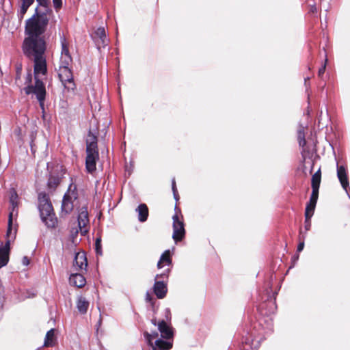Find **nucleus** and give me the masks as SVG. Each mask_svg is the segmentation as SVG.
Returning <instances> with one entry per match:
<instances>
[{
	"label": "nucleus",
	"mask_w": 350,
	"mask_h": 350,
	"mask_svg": "<svg viewBox=\"0 0 350 350\" xmlns=\"http://www.w3.org/2000/svg\"><path fill=\"white\" fill-rule=\"evenodd\" d=\"M51 3L45 5L37 6L33 14L25 21V33L26 36L43 37L49 25L53 10L50 7Z\"/></svg>",
	"instance_id": "f257e3e1"
},
{
	"label": "nucleus",
	"mask_w": 350,
	"mask_h": 350,
	"mask_svg": "<svg viewBox=\"0 0 350 350\" xmlns=\"http://www.w3.org/2000/svg\"><path fill=\"white\" fill-rule=\"evenodd\" d=\"M158 329L161 338H159V334L154 332L151 334L145 332L144 333L146 340L152 350H170L173 346L174 332L172 328L168 325L164 320L158 323Z\"/></svg>",
	"instance_id": "f03ea898"
},
{
	"label": "nucleus",
	"mask_w": 350,
	"mask_h": 350,
	"mask_svg": "<svg viewBox=\"0 0 350 350\" xmlns=\"http://www.w3.org/2000/svg\"><path fill=\"white\" fill-rule=\"evenodd\" d=\"M24 55L29 59L44 55L46 43L44 37L27 36L21 46Z\"/></svg>",
	"instance_id": "7ed1b4c3"
},
{
	"label": "nucleus",
	"mask_w": 350,
	"mask_h": 350,
	"mask_svg": "<svg viewBox=\"0 0 350 350\" xmlns=\"http://www.w3.org/2000/svg\"><path fill=\"white\" fill-rule=\"evenodd\" d=\"M38 208L42 221L48 228H55L57 219L53 213V208L46 193H40L38 196Z\"/></svg>",
	"instance_id": "20e7f679"
},
{
	"label": "nucleus",
	"mask_w": 350,
	"mask_h": 350,
	"mask_svg": "<svg viewBox=\"0 0 350 350\" xmlns=\"http://www.w3.org/2000/svg\"><path fill=\"white\" fill-rule=\"evenodd\" d=\"M9 202L10 204V213L8 217V236L10 237V239L14 237L13 231L14 229L16 230L15 226H13V220L18 215V204H19V198L18 196L14 189H11L9 191Z\"/></svg>",
	"instance_id": "39448f33"
},
{
	"label": "nucleus",
	"mask_w": 350,
	"mask_h": 350,
	"mask_svg": "<svg viewBox=\"0 0 350 350\" xmlns=\"http://www.w3.org/2000/svg\"><path fill=\"white\" fill-rule=\"evenodd\" d=\"M24 91L27 95H35L41 109H44L46 92L45 85L41 79L36 78L34 85H28L24 88Z\"/></svg>",
	"instance_id": "423d86ee"
},
{
	"label": "nucleus",
	"mask_w": 350,
	"mask_h": 350,
	"mask_svg": "<svg viewBox=\"0 0 350 350\" xmlns=\"http://www.w3.org/2000/svg\"><path fill=\"white\" fill-rule=\"evenodd\" d=\"M70 64L60 63L58 70V76L62 84L66 89L74 90L76 88L75 83L73 80V75L70 68L68 67Z\"/></svg>",
	"instance_id": "0eeeda50"
},
{
	"label": "nucleus",
	"mask_w": 350,
	"mask_h": 350,
	"mask_svg": "<svg viewBox=\"0 0 350 350\" xmlns=\"http://www.w3.org/2000/svg\"><path fill=\"white\" fill-rule=\"evenodd\" d=\"M176 210V213L173 215V234L172 238L175 242L181 241L185 234V230L184 227V223L182 219V216L179 215Z\"/></svg>",
	"instance_id": "6e6552de"
},
{
	"label": "nucleus",
	"mask_w": 350,
	"mask_h": 350,
	"mask_svg": "<svg viewBox=\"0 0 350 350\" xmlns=\"http://www.w3.org/2000/svg\"><path fill=\"white\" fill-rule=\"evenodd\" d=\"M16 229L13 231L14 237L10 239L8 231L6 232V241L5 243H1L0 245V268L5 266L9 261V255L10 250V243L14 241L16 234Z\"/></svg>",
	"instance_id": "1a4fd4ad"
},
{
	"label": "nucleus",
	"mask_w": 350,
	"mask_h": 350,
	"mask_svg": "<svg viewBox=\"0 0 350 350\" xmlns=\"http://www.w3.org/2000/svg\"><path fill=\"white\" fill-rule=\"evenodd\" d=\"M35 0H19L18 8L17 10V16L20 21H21L25 14L27 13L29 7L33 5ZM37 3L40 5H45L48 3H51L50 0H36Z\"/></svg>",
	"instance_id": "9d476101"
},
{
	"label": "nucleus",
	"mask_w": 350,
	"mask_h": 350,
	"mask_svg": "<svg viewBox=\"0 0 350 350\" xmlns=\"http://www.w3.org/2000/svg\"><path fill=\"white\" fill-rule=\"evenodd\" d=\"M30 60H33L34 65H33V74H34V79H36V78H38V75L40 74L45 75L47 72V66H46V57L44 55L34 57L32 59H30Z\"/></svg>",
	"instance_id": "9b49d317"
},
{
	"label": "nucleus",
	"mask_w": 350,
	"mask_h": 350,
	"mask_svg": "<svg viewBox=\"0 0 350 350\" xmlns=\"http://www.w3.org/2000/svg\"><path fill=\"white\" fill-rule=\"evenodd\" d=\"M85 168L89 173H93L96 169V162L99 159L98 150H86Z\"/></svg>",
	"instance_id": "f8f14e48"
},
{
	"label": "nucleus",
	"mask_w": 350,
	"mask_h": 350,
	"mask_svg": "<svg viewBox=\"0 0 350 350\" xmlns=\"http://www.w3.org/2000/svg\"><path fill=\"white\" fill-rule=\"evenodd\" d=\"M76 200V193L70 191H68L67 193H66L63 198L62 204V213H64L65 214L70 213L75 206L74 204V201H75Z\"/></svg>",
	"instance_id": "ddd939ff"
},
{
	"label": "nucleus",
	"mask_w": 350,
	"mask_h": 350,
	"mask_svg": "<svg viewBox=\"0 0 350 350\" xmlns=\"http://www.w3.org/2000/svg\"><path fill=\"white\" fill-rule=\"evenodd\" d=\"M337 177L339 180V182L342 187L349 195V190H350L349 182L347 175V171L344 165H339L338 164H337Z\"/></svg>",
	"instance_id": "4468645a"
},
{
	"label": "nucleus",
	"mask_w": 350,
	"mask_h": 350,
	"mask_svg": "<svg viewBox=\"0 0 350 350\" xmlns=\"http://www.w3.org/2000/svg\"><path fill=\"white\" fill-rule=\"evenodd\" d=\"M88 224L89 218L88 210L85 206H83L79 211L78 215V226L82 234H84L88 231L86 227Z\"/></svg>",
	"instance_id": "2eb2a0df"
},
{
	"label": "nucleus",
	"mask_w": 350,
	"mask_h": 350,
	"mask_svg": "<svg viewBox=\"0 0 350 350\" xmlns=\"http://www.w3.org/2000/svg\"><path fill=\"white\" fill-rule=\"evenodd\" d=\"M319 196V191H312L310 201L308 203L306 211H305V217H306V221L311 218V217L313 215L314 208L317 202Z\"/></svg>",
	"instance_id": "dca6fc26"
},
{
	"label": "nucleus",
	"mask_w": 350,
	"mask_h": 350,
	"mask_svg": "<svg viewBox=\"0 0 350 350\" xmlns=\"http://www.w3.org/2000/svg\"><path fill=\"white\" fill-rule=\"evenodd\" d=\"M73 266L77 271L86 269L88 266V261L85 254L83 252H79L76 253Z\"/></svg>",
	"instance_id": "f3484780"
},
{
	"label": "nucleus",
	"mask_w": 350,
	"mask_h": 350,
	"mask_svg": "<svg viewBox=\"0 0 350 350\" xmlns=\"http://www.w3.org/2000/svg\"><path fill=\"white\" fill-rule=\"evenodd\" d=\"M62 56L60 59V63L65 64H70L72 61V57L70 54L68 43L66 42V38L62 39Z\"/></svg>",
	"instance_id": "a211bd4d"
},
{
	"label": "nucleus",
	"mask_w": 350,
	"mask_h": 350,
	"mask_svg": "<svg viewBox=\"0 0 350 350\" xmlns=\"http://www.w3.org/2000/svg\"><path fill=\"white\" fill-rule=\"evenodd\" d=\"M94 38L96 39V42L99 48L107 44L108 40L106 38L105 31L103 27H99L96 30Z\"/></svg>",
	"instance_id": "6ab92c4d"
},
{
	"label": "nucleus",
	"mask_w": 350,
	"mask_h": 350,
	"mask_svg": "<svg viewBox=\"0 0 350 350\" xmlns=\"http://www.w3.org/2000/svg\"><path fill=\"white\" fill-rule=\"evenodd\" d=\"M69 282L72 286L81 288L85 286L86 280L82 274L77 273L70 275Z\"/></svg>",
	"instance_id": "aec40b11"
},
{
	"label": "nucleus",
	"mask_w": 350,
	"mask_h": 350,
	"mask_svg": "<svg viewBox=\"0 0 350 350\" xmlns=\"http://www.w3.org/2000/svg\"><path fill=\"white\" fill-rule=\"evenodd\" d=\"M154 292L159 299L163 298L167 293V286L163 282L156 281L154 284Z\"/></svg>",
	"instance_id": "412c9836"
},
{
	"label": "nucleus",
	"mask_w": 350,
	"mask_h": 350,
	"mask_svg": "<svg viewBox=\"0 0 350 350\" xmlns=\"http://www.w3.org/2000/svg\"><path fill=\"white\" fill-rule=\"evenodd\" d=\"M98 150L97 146V137L90 131L86 139V150Z\"/></svg>",
	"instance_id": "4be33fe9"
},
{
	"label": "nucleus",
	"mask_w": 350,
	"mask_h": 350,
	"mask_svg": "<svg viewBox=\"0 0 350 350\" xmlns=\"http://www.w3.org/2000/svg\"><path fill=\"white\" fill-rule=\"evenodd\" d=\"M55 329H51L49 331L46 332L45 338H44V347H53L56 344L57 338L55 334Z\"/></svg>",
	"instance_id": "5701e85b"
},
{
	"label": "nucleus",
	"mask_w": 350,
	"mask_h": 350,
	"mask_svg": "<svg viewBox=\"0 0 350 350\" xmlns=\"http://www.w3.org/2000/svg\"><path fill=\"white\" fill-rule=\"evenodd\" d=\"M172 263L171 254L169 250H165L160 257L157 263V267L161 269L164 265H170Z\"/></svg>",
	"instance_id": "b1692460"
},
{
	"label": "nucleus",
	"mask_w": 350,
	"mask_h": 350,
	"mask_svg": "<svg viewBox=\"0 0 350 350\" xmlns=\"http://www.w3.org/2000/svg\"><path fill=\"white\" fill-rule=\"evenodd\" d=\"M136 211L138 213V219L141 222H144L147 220L148 216V209L145 204H141L139 205Z\"/></svg>",
	"instance_id": "393cba45"
},
{
	"label": "nucleus",
	"mask_w": 350,
	"mask_h": 350,
	"mask_svg": "<svg viewBox=\"0 0 350 350\" xmlns=\"http://www.w3.org/2000/svg\"><path fill=\"white\" fill-rule=\"evenodd\" d=\"M77 307L81 313L85 314L87 312L89 307V302L85 299V298L79 297L77 303Z\"/></svg>",
	"instance_id": "a878e982"
},
{
	"label": "nucleus",
	"mask_w": 350,
	"mask_h": 350,
	"mask_svg": "<svg viewBox=\"0 0 350 350\" xmlns=\"http://www.w3.org/2000/svg\"><path fill=\"white\" fill-rule=\"evenodd\" d=\"M321 183V171L319 170L312 177V191H319Z\"/></svg>",
	"instance_id": "bb28decb"
},
{
	"label": "nucleus",
	"mask_w": 350,
	"mask_h": 350,
	"mask_svg": "<svg viewBox=\"0 0 350 350\" xmlns=\"http://www.w3.org/2000/svg\"><path fill=\"white\" fill-rule=\"evenodd\" d=\"M297 139L299 146L304 148L306 144V141L305 139L304 127L302 126H300L297 131Z\"/></svg>",
	"instance_id": "cd10ccee"
},
{
	"label": "nucleus",
	"mask_w": 350,
	"mask_h": 350,
	"mask_svg": "<svg viewBox=\"0 0 350 350\" xmlns=\"http://www.w3.org/2000/svg\"><path fill=\"white\" fill-rule=\"evenodd\" d=\"M95 247H96V252L98 255L102 254L101 251V239L100 238H97L95 243Z\"/></svg>",
	"instance_id": "c85d7f7f"
},
{
	"label": "nucleus",
	"mask_w": 350,
	"mask_h": 350,
	"mask_svg": "<svg viewBox=\"0 0 350 350\" xmlns=\"http://www.w3.org/2000/svg\"><path fill=\"white\" fill-rule=\"evenodd\" d=\"M53 6L56 11L60 10L62 7V0H53Z\"/></svg>",
	"instance_id": "c756f323"
},
{
	"label": "nucleus",
	"mask_w": 350,
	"mask_h": 350,
	"mask_svg": "<svg viewBox=\"0 0 350 350\" xmlns=\"http://www.w3.org/2000/svg\"><path fill=\"white\" fill-rule=\"evenodd\" d=\"M21 73H22V67H21V66H17L16 67V77H15L16 83H17L18 81L20 80L21 76Z\"/></svg>",
	"instance_id": "7c9ffc66"
},
{
	"label": "nucleus",
	"mask_w": 350,
	"mask_h": 350,
	"mask_svg": "<svg viewBox=\"0 0 350 350\" xmlns=\"http://www.w3.org/2000/svg\"><path fill=\"white\" fill-rule=\"evenodd\" d=\"M327 59H326L325 61V63L319 69V71H318V76L319 77H322L323 75H324L325 73V68H326V62H327Z\"/></svg>",
	"instance_id": "2f4dec72"
},
{
	"label": "nucleus",
	"mask_w": 350,
	"mask_h": 350,
	"mask_svg": "<svg viewBox=\"0 0 350 350\" xmlns=\"http://www.w3.org/2000/svg\"><path fill=\"white\" fill-rule=\"evenodd\" d=\"M22 264L24 266H27L29 264V259L27 256H24L22 259Z\"/></svg>",
	"instance_id": "473e14b6"
},
{
	"label": "nucleus",
	"mask_w": 350,
	"mask_h": 350,
	"mask_svg": "<svg viewBox=\"0 0 350 350\" xmlns=\"http://www.w3.org/2000/svg\"><path fill=\"white\" fill-rule=\"evenodd\" d=\"M172 191H173L174 196H176V193H177V189L176 187V182H175L174 179L172 180Z\"/></svg>",
	"instance_id": "72a5a7b5"
},
{
	"label": "nucleus",
	"mask_w": 350,
	"mask_h": 350,
	"mask_svg": "<svg viewBox=\"0 0 350 350\" xmlns=\"http://www.w3.org/2000/svg\"><path fill=\"white\" fill-rule=\"evenodd\" d=\"M304 247V242H301L299 243L298 246H297V252H300L303 250Z\"/></svg>",
	"instance_id": "f704fd0d"
},
{
	"label": "nucleus",
	"mask_w": 350,
	"mask_h": 350,
	"mask_svg": "<svg viewBox=\"0 0 350 350\" xmlns=\"http://www.w3.org/2000/svg\"><path fill=\"white\" fill-rule=\"evenodd\" d=\"M31 79H32V77H31V73L29 72H28V74L27 75V77H26V82L29 83L31 82Z\"/></svg>",
	"instance_id": "c9c22d12"
},
{
	"label": "nucleus",
	"mask_w": 350,
	"mask_h": 350,
	"mask_svg": "<svg viewBox=\"0 0 350 350\" xmlns=\"http://www.w3.org/2000/svg\"><path fill=\"white\" fill-rule=\"evenodd\" d=\"M310 219H308L307 221L306 220V230H309L310 228Z\"/></svg>",
	"instance_id": "e433bc0d"
},
{
	"label": "nucleus",
	"mask_w": 350,
	"mask_h": 350,
	"mask_svg": "<svg viewBox=\"0 0 350 350\" xmlns=\"http://www.w3.org/2000/svg\"><path fill=\"white\" fill-rule=\"evenodd\" d=\"M3 293V286L1 281L0 280V296H1Z\"/></svg>",
	"instance_id": "4c0bfd02"
},
{
	"label": "nucleus",
	"mask_w": 350,
	"mask_h": 350,
	"mask_svg": "<svg viewBox=\"0 0 350 350\" xmlns=\"http://www.w3.org/2000/svg\"><path fill=\"white\" fill-rule=\"evenodd\" d=\"M167 274H165V273H162V274H161V275H157V276H156V280H157V279H158V278H160V277H161V278H164V277H167Z\"/></svg>",
	"instance_id": "58836bf2"
},
{
	"label": "nucleus",
	"mask_w": 350,
	"mask_h": 350,
	"mask_svg": "<svg viewBox=\"0 0 350 350\" xmlns=\"http://www.w3.org/2000/svg\"><path fill=\"white\" fill-rule=\"evenodd\" d=\"M151 322H152V323L153 325H158V324H157V320H156L155 319H152Z\"/></svg>",
	"instance_id": "ea45409f"
},
{
	"label": "nucleus",
	"mask_w": 350,
	"mask_h": 350,
	"mask_svg": "<svg viewBox=\"0 0 350 350\" xmlns=\"http://www.w3.org/2000/svg\"><path fill=\"white\" fill-rule=\"evenodd\" d=\"M77 233H78V230H75V231H74V230H72V235L77 234Z\"/></svg>",
	"instance_id": "a19ab883"
},
{
	"label": "nucleus",
	"mask_w": 350,
	"mask_h": 350,
	"mask_svg": "<svg viewBox=\"0 0 350 350\" xmlns=\"http://www.w3.org/2000/svg\"><path fill=\"white\" fill-rule=\"evenodd\" d=\"M165 313H166V314H167V315H168V314H170V310H169L168 308H167V309L165 310Z\"/></svg>",
	"instance_id": "79ce46f5"
},
{
	"label": "nucleus",
	"mask_w": 350,
	"mask_h": 350,
	"mask_svg": "<svg viewBox=\"0 0 350 350\" xmlns=\"http://www.w3.org/2000/svg\"><path fill=\"white\" fill-rule=\"evenodd\" d=\"M174 196V198L176 199V200H178V193H176V196Z\"/></svg>",
	"instance_id": "37998d69"
},
{
	"label": "nucleus",
	"mask_w": 350,
	"mask_h": 350,
	"mask_svg": "<svg viewBox=\"0 0 350 350\" xmlns=\"http://www.w3.org/2000/svg\"><path fill=\"white\" fill-rule=\"evenodd\" d=\"M44 110H42V113H43V115L42 116L44 117Z\"/></svg>",
	"instance_id": "c03bdc74"
}]
</instances>
